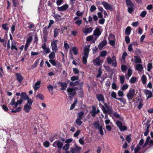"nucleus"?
Listing matches in <instances>:
<instances>
[{
    "label": "nucleus",
    "instance_id": "23",
    "mask_svg": "<svg viewBox=\"0 0 153 153\" xmlns=\"http://www.w3.org/2000/svg\"><path fill=\"white\" fill-rule=\"evenodd\" d=\"M53 16L56 19V21H60L62 20L61 16L58 14L54 13Z\"/></svg>",
    "mask_w": 153,
    "mask_h": 153
},
{
    "label": "nucleus",
    "instance_id": "13",
    "mask_svg": "<svg viewBox=\"0 0 153 153\" xmlns=\"http://www.w3.org/2000/svg\"><path fill=\"white\" fill-rule=\"evenodd\" d=\"M93 28L91 27H85L82 29V31L85 33V35H86L88 33H90L92 32L93 30Z\"/></svg>",
    "mask_w": 153,
    "mask_h": 153
},
{
    "label": "nucleus",
    "instance_id": "59",
    "mask_svg": "<svg viewBox=\"0 0 153 153\" xmlns=\"http://www.w3.org/2000/svg\"><path fill=\"white\" fill-rule=\"evenodd\" d=\"M45 147L46 148H48L49 146L50 143L49 141H46L43 143Z\"/></svg>",
    "mask_w": 153,
    "mask_h": 153
},
{
    "label": "nucleus",
    "instance_id": "53",
    "mask_svg": "<svg viewBox=\"0 0 153 153\" xmlns=\"http://www.w3.org/2000/svg\"><path fill=\"white\" fill-rule=\"evenodd\" d=\"M72 51L75 55H77L78 54L77 49L76 47H73L72 49Z\"/></svg>",
    "mask_w": 153,
    "mask_h": 153
},
{
    "label": "nucleus",
    "instance_id": "51",
    "mask_svg": "<svg viewBox=\"0 0 153 153\" xmlns=\"http://www.w3.org/2000/svg\"><path fill=\"white\" fill-rule=\"evenodd\" d=\"M140 149V147L139 145H137L135 149L134 153H140L138 152Z\"/></svg>",
    "mask_w": 153,
    "mask_h": 153
},
{
    "label": "nucleus",
    "instance_id": "29",
    "mask_svg": "<svg viewBox=\"0 0 153 153\" xmlns=\"http://www.w3.org/2000/svg\"><path fill=\"white\" fill-rule=\"evenodd\" d=\"M125 1L128 7H134V4L131 0H125Z\"/></svg>",
    "mask_w": 153,
    "mask_h": 153
},
{
    "label": "nucleus",
    "instance_id": "22",
    "mask_svg": "<svg viewBox=\"0 0 153 153\" xmlns=\"http://www.w3.org/2000/svg\"><path fill=\"white\" fill-rule=\"evenodd\" d=\"M82 148L78 146L76 144H75V148H74V152L75 153H80Z\"/></svg>",
    "mask_w": 153,
    "mask_h": 153
},
{
    "label": "nucleus",
    "instance_id": "63",
    "mask_svg": "<svg viewBox=\"0 0 153 153\" xmlns=\"http://www.w3.org/2000/svg\"><path fill=\"white\" fill-rule=\"evenodd\" d=\"M128 50L129 52H131L133 51L132 44H130L129 45L128 47Z\"/></svg>",
    "mask_w": 153,
    "mask_h": 153
},
{
    "label": "nucleus",
    "instance_id": "50",
    "mask_svg": "<svg viewBox=\"0 0 153 153\" xmlns=\"http://www.w3.org/2000/svg\"><path fill=\"white\" fill-rule=\"evenodd\" d=\"M127 68L126 65H122L121 66V69L122 71L123 72L125 73L126 70Z\"/></svg>",
    "mask_w": 153,
    "mask_h": 153
},
{
    "label": "nucleus",
    "instance_id": "54",
    "mask_svg": "<svg viewBox=\"0 0 153 153\" xmlns=\"http://www.w3.org/2000/svg\"><path fill=\"white\" fill-rule=\"evenodd\" d=\"M111 97L116 99H117V94L114 91H112L111 94Z\"/></svg>",
    "mask_w": 153,
    "mask_h": 153
},
{
    "label": "nucleus",
    "instance_id": "56",
    "mask_svg": "<svg viewBox=\"0 0 153 153\" xmlns=\"http://www.w3.org/2000/svg\"><path fill=\"white\" fill-rule=\"evenodd\" d=\"M136 78L135 77H132L130 80L129 82L132 83H133L136 81Z\"/></svg>",
    "mask_w": 153,
    "mask_h": 153
},
{
    "label": "nucleus",
    "instance_id": "48",
    "mask_svg": "<svg viewBox=\"0 0 153 153\" xmlns=\"http://www.w3.org/2000/svg\"><path fill=\"white\" fill-rule=\"evenodd\" d=\"M105 123L106 125H112V123L111 122L109 119L105 120Z\"/></svg>",
    "mask_w": 153,
    "mask_h": 153
},
{
    "label": "nucleus",
    "instance_id": "47",
    "mask_svg": "<svg viewBox=\"0 0 153 153\" xmlns=\"http://www.w3.org/2000/svg\"><path fill=\"white\" fill-rule=\"evenodd\" d=\"M36 97L42 100H44L45 98L43 95L40 93L38 94L37 95Z\"/></svg>",
    "mask_w": 153,
    "mask_h": 153
},
{
    "label": "nucleus",
    "instance_id": "62",
    "mask_svg": "<svg viewBox=\"0 0 153 153\" xmlns=\"http://www.w3.org/2000/svg\"><path fill=\"white\" fill-rule=\"evenodd\" d=\"M107 54V52L105 51H103L101 52L100 55L102 57L105 56Z\"/></svg>",
    "mask_w": 153,
    "mask_h": 153
},
{
    "label": "nucleus",
    "instance_id": "9",
    "mask_svg": "<svg viewBox=\"0 0 153 153\" xmlns=\"http://www.w3.org/2000/svg\"><path fill=\"white\" fill-rule=\"evenodd\" d=\"M116 124L121 131H123L127 129L126 127L125 126H123L122 123L120 121H116Z\"/></svg>",
    "mask_w": 153,
    "mask_h": 153
},
{
    "label": "nucleus",
    "instance_id": "37",
    "mask_svg": "<svg viewBox=\"0 0 153 153\" xmlns=\"http://www.w3.org/2000/svg\"><path fill=\"white\" fill-rule=\"evenodd\" d=\"M64 46L65 50L68 51L70 48V46L67 43L66 41H65L64 42Z\"/></svg>",
    "mask_w": 153,
    "mask_h": 153
},
{
    "label": "nucleus",
    "instance_id": "49",
    "mask_svg": "<svg viewBox=\"0 0 153 153\" xmlns=\"http://www.w3.org/2000/svg\"><path fill=\"white\" fill-rule=\"evenodd\" d=\"M8 25L6 24H4L2 25V27L4 30L8 31L9 30V27L7 26Z\"/></svg>",
    "mask_w": 153,
    "mask_h": 153
},
{
    "label": "nucleus",
    "instance_id": "11",
    "mask_svg": "<svg viewBox=\"0 0 153 153\" xmlns=\"http://www.w3.org/2000/svg\"><path fill=\"white\" fill-rule=\"evenodd\" d=\"M102 4L105 9L109 10H112L111 5L109 4L107 2L103 1L102 2Z\"/></svg>",
    "mask_w": 153,
    "mask_h": 153
},
{
    "label": "nucleus",
    "instance_id": "52",
    "mask_svg": "<svg viewBox=\"0 0 153 153\" xmlns=\"http://www.w3.org/2000/svg\"><path fill=\"white\" fill-rule=\"evenodd\" d=\"M47 88L49 92H51L53 91V87L51 85L49 84L47 87Z\"/></svg>",
    "mask_w": 153,
    "mask_h": 153
},
{
    "label": "nucleus",
    "instance_id": "57",
    "mask_svg": "<svg viewBox=\"0 0 153 153\" xmlns=\"http://www.w3.org/2000/svg\"><path fill=\"white\" fill-rule=\"evenodd\" d=\"M102 126H101L100 127V128H99L98 130L99 131L100 134L102 136L104 134V133L102 129Z\"/></svg>",
    "mask_w": 153,
    "mask_h": 153
},
{
    "label": "nucleus",
    "instance_id": "7",
    "mask_svg": "<svg viewBox=\"0 0 153 153\" xmlns=\"http://www.w3.org/2000/svg\"><path fill=\"white\" fill-rule=\"evenodd\" d=\"M33 37L32 36H29L27 39L26 43L25 46V51H26L28 47L30 45V44L32 41Z\"/></svg>",
    "mask_w": 153,
    "mask_h": 153
},
{
    "label": "nucleus",
    "instance_id": "20",
    "mask_svg": "<svg viewBox=\"0 0 153 153\" xmlns=\"http://www.w3.org/2000/svg\"><path fill=\"white\" fill-rule=\"evenodd\" d=\"M31 108V106L26 104L24 107V110L25 112L28 113L30 111Z\"/></svg>",
    "mask_w": 153,
    "mask_h": 153
},
{
    "label": "nucleus",
    "instance_id": "33",
    "mask_svg": "<svg viewBox=\"0 0 153 153\" xmlns=\"http://www.w3.org/2000/svg\"><path fill=\"white\" fill-rule=\"evenodd\" d=\"M84 114V112L82 111L78 112L77 114V118L82 119Z\"/></svg>",
    "mask_w": 153,
    "mask_h": 153
},
{
    "label": "nucleus",
    "instance_id": "25",
    "mask_svg": "<svg viewBox=\"0 0 153 153\" xmlns=\"http://www.w3.org/2000/svg\"><path fill=\"white\" fill-rule=\"evenodd\" d=\"M16 42L15 41H12L11 44V49L13 50L15 49L16 51L18 50L17 48H16Z\"/></svg>",
    "mask_w": 153,
    "mask_h": 153
},
{
    "label": "nucleus",
    "instance_id": "41",
    "mask_svg": "<svg viewBox=\"0 0 153 153\" xmlns=\"http://www.w3.org/2000/svg\"><path fill=\"white\" fill-rule=\"evenodd\" d=\"M26 100H27V102L26 104H27L28 105H30V106H31L32 104L33 101L31 99L28 97Z\"/></svg>",
    "mask_w": 153,
    "mask_h": 153
},
{
    "label": "nucleus",
    "instance_id": "5",
    "mask_svg": "<svg viewBox=\"0 0 153 153\" xmlns=\"http://www.w3.org/2000/svg\"><path fill=\"white\" fill-rule=\"evenodd\" d=\"M52 145L54 147H57L59 149H61L63 146V143L60 141L57 140L53 143Z\"/></svg>",
    "mask_w": 153,
    "mask_h": 153
},
{
    "label": "nucleus",
    "instance_id": "61",
    "mask_svg": "<svg viewBox=\"0 0 153 153\" xmlns=\"http://www.w3.org/2000/svg\"><path fill=\"white\" fill-rule=\"evenodd\" d=\"M12 1L14 7H16L19 4L18 1L16 0H13Z\"/></svg>",
    "mask_w": 153,
    "mask_h": 153
},
{
    "label": "nucleus",
    "instance_id": "16",
    "mask_svg": "<svg viewBox=\"0 0 153 153\" xmlns=\"http://www.w3.org/2000/svg\"><path fill=\"white\" fill-rule=\"evenodd\" d=\"M93 63L94 65L97 66H100L101 63V62L100 59V57H98L94 59L93 60Z\"/></svg>",
    "mask_w": 153,
    "mask_h": 153
},
{
    "label": "nucleus",
    "instance_id": "2",
    "mask_svg": "<svg viewBox=\"0 0 153 153\" xmlns=\"http://www.w3.org/2000/svg\"><path fill=\"white\" fill-rule=\"evenodd\" d=\"M90 46L88 45L85 47L84 48V56L82 57L83 63L86 64L87 62V59L88 58L89 51Z\"/></svg>",
    "mask_w": 153,
    "mask_h": 153
},
{
    "label": "nucleus",
    "instance_id": "17",
    "mask_svg": "<svg viewBox=\"0 0 153 153\" xmlns=\"http://www.w3.org/2000/svg\"><path fill=\"white\" fill-rule=\"evenodd\" d=\"M101 32L100 29L97 28L93 31V35L96 36L97 37H99L101 34Z\"/></svg>",
    "mask_w": 153,
    "mask_h": 153
},
{
    "label": "nucleus",
    "instance_id": "39",
    "mask_svg": "<svg viewBox=\"0 0 153 153\" xmlns=\"http://www.w3.org/2000/svg\"><path fill=\"white\" fill-rule=\"evenodd\" d=\"M55 52L53 51L49 55L48 57L50 59H53L55 57Z\"/></svg>",
    "mask_w": 153,
    "mask_h": 153
},
{
    "label": "nucleus",
    "instance_id": "30",
    "mask_svg": "<svg viewBox=\"0 0 153 153\" xmlns=\"http://www.w3.org/2000/svg\"><path fill=\"white\" fill-rule=\"evenodd\" d=\"M136 69L140 72H141L143 69L142 65L140 64L137 65L136 66Z\"/></svg>",
    "mask_w": 153,
    "mask_h": 153
},
{
    "label": "nucleus",
    "instance_id": "28",
    "mask_svg": "<svg viewBox=\"0 0 153 153\" xmlns=\"http://www.w3.org/2000/svg\"><path fill=\"white\" fill-rule=\"evenodd\" d=\"M59 84L61 86V89L62 90H64L66 89L68 86L67 84L66 83L59 82Z\"/></svg>",
    "mask_w": 153,
    "mask_h": 153
},
{
    "label": "nucleus",
    "instance_id": "19",
    "mask_svg": "<svg viewBox=\"0 0 153 153\" xmlns=\"http://www.w3.org/2000/svg\"><path fill=\"white\" fill-rule=\"evenodd\" d=\"M16 75L17 80L18 81L19 83H21L23 79V77L19 73L16 74Z\"/></svg>",
    "mask_w": 153,
    "mask_h": 153
},
{
    "label": "nucleus",
    "instance_id": "42",
    "mask_svg": "<svg viewBox=\"0 0 153 153\" xmlns=\"http://www.w3.org/2000/svg\"><path fill=\"white\" fill-rule=\"evenodd\" d=\"M81 119L77 118L76 120V123L77 125L80 126L82 123V122L81 120Z\"/></svg>",
    "mask_w": 153,
    "mask_h": 153
},
{
    "label": "nucleus",
    "instance_id": "10",
    "mask_svg": "<svg viewBox=\"0 0 153 153\" xmlns=\"http://www.w3.org/2000/svg\"><path fill=\"white\" fill-rule=\"evenodd\" d=\"M143 92L147 97V99L152 97V92L151 91L147 89H145L143 90Z\"/></svg>",
    "mask_w": 153,
    "mask_h": 153
},
{
    "label": "nucleus",
    "instance_id": "26",
    "mask_svg": "<svg viewBox=\"0 0 153 153\" xmlns=\"http://www.w3.org/2000/svg\"><path fill=\"white\" fill-rule=\"evenodd\" d=\"M135 62L136 63H141V60L140 57L138 56H134Z\"/></svg>",
    "mask_w": 153,
    "mask_h": 153
},
{
    "label": "nucleus",
    "instance_id": "1",
    "mask_svg": "<svg viewBox=\"0 0 153 153\" xmlns=\"http://www.w3.org/2000/svg\"><path fill=\"white\" fill-rule=\"evenodd\" d=\"M17 106L18 105L14 97L12 98L9 104V108L12 110L11 112L16 113L20 111L21 110V107H17Z\"/></svg>",
    "mask_w": 153,
    "mask_h": 153
},
{
    "label": "nucleus",
    "instance_id": "35",
    "mask_svg": "<svg viewBox=\"0 0 153 153\" xmlns=\"http://www.w3.org/2000/svg\"><path fill=\"white\" fill-rule=\"evenodd\" d=\"M113 62H112V65L114 67H116L117 66V63L116 61V57L113 56L112 57Z\"/></svg>",
    "mask_w": 153,
    "mask_h": 153
},
{
    "label": "nucleus",
    "instance_id": "43",
    "mask_svg": "<svg viewBox=\"0 0 153 153\" xmlns=\"http://www.w3.org/2000/svg\"><path fill=\"white\" fill-rule=\"evenodd\" d=\"M108 40H115V36L111 34H109V36L108 37Z\"/></svg>",
    "mask_w": 153,
    "mask_h": 153
},
{
    "label": "nucleus",
    "instance_id": "27",
    "mask_svg": "<svg viewBox=\"0 0 153 153\" xmlns=\"http://www.w3.org/2000/svg\"><path fill=\"white\" fill-rule=\"evenodd\" d=\"M92 108V110L90 112V113L91 114L92 116L94 117H95L96 114H97L96 111V107L94 106H93Z\"/></svg>",
    "mask_w": 153,
    "mask_h": 153
},
{
    "label": "nucleus",
    "instance_id": "38",
    "mask_svg": "<svg viewBox=\"0 0 153 153\" xmlns=\"http://www.w3.org/2000/svg\"><path fill=\"white\" fill-rule=\"evenodd\" d=\"M142 82L143 84H145L146 83L147 78L144 75H143L141 78Z\"/></svg>",
    "mask_w": 153,
    "mask_h": 153
},
{
    "label": "nucleus",
    "instance_id": "8",
    "mask_svg": "<svg viewBox=\"0 0 153 153\" xmlns=\"http://www.w3.org/2000/svg\"><path fill=\"white\" fill-rule=\"evenodd\" d=\"M67 91L68 94L70 97H72L75 95V91L74 88H68Z\"/></svg>",
    "mask_w": 153,
    "mask_h": 153
},
{
    "label": "nucleus",
    "instance_id": "3",
    "mask_svg": "<svg viewBox=\"0 0 153 153\" xmlns=\"http://www.w3.org/2000/svg\"><path fill=\"white\" fill-rule=\"evenodd\" d=\"M135 95V90L132 88H130L126 96L129 100H132Z\"/></svg>",
    "mask_w": 153,
    "mask_h": 153
},
{
    "label": "nucleus",
    "instance_id": "31",
    "mask_svg": "<svg viewBox=\"0 0 153 153\" xmlns=\"http://www.w3.org/2000/svg\"><path fill=\"white\" fill-rule=\"evenodd\" d=\"M131 28L129 26L125 30V34L127 35H129L131 33Z\"/></svg>",
    "mask_w": 153,
    "mask_h": 153
},
{
    "label": "nucleus",
    "instance_id": "6",
    "mask_svg": "<svg viewBox=\"0 0 153 153\" xmlns=\"http://www.w3.org/2000/svg\"><path fill=\"white\" fill-rule=\"evenodd\" d=\"M102 109L103 113L105 114H110L112 113L111 108H109L107 106H106L105 107L104 106L102 105Z\"/></svg>",
    "mask_w": 153,
    "mask_h": 153
},
{
    "label": "nucleus",
    "instance_id": "15",
    "mask_svg": "<svg viewBox=\"0 0 153 153\" xmlns=\"http://www.w3.org/2000/svg\"><path fill=\"white\" fill-rule=\"evenodd\" d=\"M74 21H75V24L78 26H80L82 23V20L79 19L78 16L75 17L73 19Z\"/></svg>",
    "mask_w": 153,
    "mask_h": 153
},
{
    "label": "nucleus",
    "instance_id": "12",
    "mask_svg": "<svg viewBox=\"0 0 153 153\" xmlns=\"http://www.w3.org/2000/svg\"><path fill=\"white\" fill-rule=\"evenodd\" d=\"M97 99L99 102L103 103H104L105 100L103 95L101 94H97L96 96Z\"/></svg>",
    "mask_w": 153,
    "mask_h": 153
},
{
    "label": "nucleus",
    "instance_id": "58",
    "mask_svg": "<svg viewBox=\"0 0 153 153\" xmlns=\"http://www.w3.org/2000/svg\"><path fill=\"white\" fill-rule=\"evenodd\" d=\"M152 63H149L147 65V71H150L152 68Z\"/></svg>",
    "mask_w": 153,
    "mask_h": 153
},
{
    "label": "nucleus",
    "instance_id": "36",
    "mask_svg": "<svg viewBox=\"0 0 153 153\" xmlns=\"http://www.w3.org/2000/svg\"><path fill=\"white\" fill-rule=\"evenodd\" d=\"M93 124L94 127L97 129H98L99 128H100L101 126L100 125L99 122H94Z\"/></svg>",
    "mask_w": 153,
    "mask_h": 153
},
{
    "label": "nucleus",
    "instance_id": "18",
    "mask_svg": "<svg viewBox=\"0 0 153 153\" xmlns=\"http://www.w3.org/2000/svg\"><path fill=\"white\" fill-rule=\"evenodd\" d=\"M41 83V82L40 81H38L33 85V88L35 91H36L40 88Z\"/></svg>",
    "mask_w": 153,
    "mask_h": 153
},
{
    "label": "nucleus",
    "instance_id": "64",
    "mask_svg": "<svg viewBox=\"0 0 153 153\" xmlns=\"http://www.w3.org/2000/svg\"><path fill=\"white\" fill-rule=\"evenodd\" d=\"M96 9L97 8L94 5H93L91 6L90 10L91 12H92L95 11Z\"/></svg>",
    "mask_w": 153,
    "mask_h": 153
},
{
    "label": "nucleus",
    "instance_id": "32",
    "mask_svg": "<svg viewBox=\"0 0 153 153\" xmlns=\"http://www.w3.org/2000/svg\"><path fill=\"white\" fill-rule=\"evenodd\" d=\"M20 96L22 98H23L25 100H26L28 97L26 93L24 92H22Z\"/></svg>",
    "mask_w": 153,
    "mask_h": 153
},
{
    "label": "nucleus",
    "instance_id": "4",
    "mask_svg": "<svg viewBox=\"0 0 153 153\" xmlns=\"http://www.w3.org/2000/svg\"><path fill=\"white\" fill-rule=\"evenodd\" d=\"M58 41V40H55L51 42V48L53 51L56 52L58 50L57 46Z\"/></svg>",
    "mask_w": 153,
    "mask_h": 153
},
{
    "label": "nucleus",
    "instance_id": "14",
    "mask_svg": "<svg viewBox=\"0 0 153 153\" xmlns=\"http://www.w3.org/2000/svg\"><path fill=\"white\" fill-rule=\"evenodd\" d=\"M68 5L65 4L61 7H57V10L59 11H64L66 10L68 8Z\"/></svg>",
    "mask_w": 153,
    "mask_h": 153
},
{
    "label": "nucleus",
    "instance_id": "44",
    "mask_svg": "<svg viewBox=\"0 0 153 153\" xmlns=\"http://www.w3.org/2000/svg\"><path fill=\"white\" fill-rule=\"evenodd\" d=\"M120 83L123 84L124 83L125 77L123 76H119Z\"/></svg>",
    "mask_w": 153,
    "mask_h": 153
},
{
    "label": "nucleus",
    "instance_id": "45",
    "mask_svg": "<svg viewBox=\"0 0 153 153\" xmlns=\"http://www.w3.org/2000/svg\"><path fill=\"white\" fill-rule=\"evenodd\" d=\"M69 144H66L64 146H63L62 149L64 150L65 151H67L69 149Z\"/></svg>",
    "mask_w": 153,
    "mask_h": 153
},
{
    "label": "nucleus",
    "instance_id": "24",
    "mask_svg": "<svg viewBox=\"0 0 153 153\" xmlns=\"http://www.w3.org/2000/svg\"><path fill=\"white\" fill-rule=\"evenodd\" d=\"M132 72V70L131 68H129L128 70V73L127 75H126V78L127 79H128L129 78L131 75Z\"/></svg>",
    "mask_w": 153,
    "mask_h": 153
},
{
    "label": "nucleus",
    "instance_id": "60",
    "mask_svg": "<svg viewBox=\"0 0 153 153\" xmlns=\"http://www.w3.org/2000/svg\"><path fill=\"white\" fill-rule=\"evenodd\" d=\"M119 96L120 97H122L124 96V93L123 91L121 90L118 91L117 93Z\"/></svg>",
    "mask_w": 153,
    "mask_h": 153
},
{
    "label": "nucleus",
    "instance_id": "46",
    "mask_svg": "<svg viewBox=\"0 0 153 153\" xmlns=\"http://www.w3.org/2000/svg\"><path fill=\"white\" fill-rule=\"evenodd\" d=\"M128 86L127 84H125L121 86V89L123 91L126 90L128 88Z\"/></svg>",
    "mask_w": 153,
    "mask_h": 153
},
{
    "label": "nucleus",
    "instance_id": "55",
    "mask_svg": "<svg viewBox=\"0 0 153 153\" xmlns=\"http://www.w3.org/2000/svg\"><path fill=\"white\" fill-rule=\"evenodd\" d=\"M107 61L108 64H111L113 62V59L110 57H108L107 58Z\"/></svg>",
    "mask_w": 153,
    "mask_h": 153
},
{
    "label": "nucleus",
    "instance_id": "21",
    "mask_svg": "<svg viewBox=\"0 0 153 153\" xmlns=\"http://www.w3.org/2000/svg\"><path fill=\"white\" fill-rule=\"evenodd\" d=\"M107 44V41L106 40H103L98 45V47L100 49H102V48L105 46Z\"/></svg>",
    "mask_w": 153,
    "mask_h": 153
},
{
    "label": "nucleus",
    "instance_id": "34",
    "mask_svg": "<svg viewBox=\"0 0 153 153\" xmlns=\"http://www.w3.org/2000/svg\"><path fill=\"white\" fill-rule=\"evenodd\" d=\"M139 101V102L138 105L137 106V108L138 109H140L143 106V101L142 100H138Z\"/></svg>",
    "mask_w": 153,
    "mask_h": 153
},
{
    "label": "nucleus",
    "instance_id": "40",
    "mask_svg": "<svg viewBox=\"0 0 153 153\" xmlns=\"http://www.w3.org/2000/svg\"><path fill=\"white\" fill-rule=\"evenodd\" d=\"M59 31V29L57 28H56L54 29L53 36L54 38H56L57 36Z\"/></svg>",
    "mask_w": 153,
    "mask_h": 153
}]
</instances>
